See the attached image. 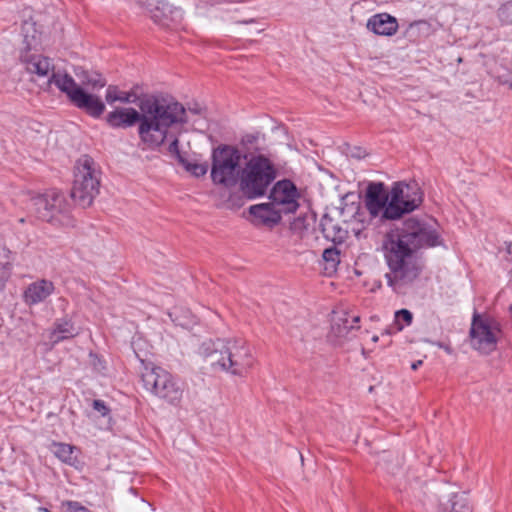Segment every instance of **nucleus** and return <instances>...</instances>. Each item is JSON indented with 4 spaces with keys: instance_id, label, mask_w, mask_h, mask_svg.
Segmentation results:
<instances>
[{
    "instance_id": "1",
    "label": "nucleus",
    "mask_w": 512,
    "mask_h": 512,
    "mask_svg": "<svg viewBox=\"0 0 512 512\" xmlns=\"http://www.w3.org/2000/svg\"><path fill=\"white\" fill-rule=\"evenodd\" d=\"M438 228L432 219L408 218L384 236L382 252L389 269L385 278L394 291L399 292L419 276L422 265L417 252L441 244Z\"/></svg>"
},
{
    "instance_id": "2",
    "label": "nucleus",
    "mask_w": 512,
    "mask_h": 512,
    "mask_svg": "<svg viewBox=\"0 0 512 512\" xmlns=\"http://www.w3.org/2000/svg\"><path fill=\"white\" fill-rule=\"evenodd\" d=\"M138 107L139 111L131 107L116 108L107 114L106 121L114 128H127L139 123V138L151 149L162 145L171 129L185 116V108L180 103L152 95L142 97Z\"/></svg>"
},
{
    "instance_id": "3",
    "label": "nucleus",
    "mask_w": 512,
    "mask_h": 512,
    "mask_svg": "<svg viewBox=\"0 0 512 512\" xmlns=\"http://www.w3.org/2000/svg\"><path fill=\"white\" fill-rule=\"evenodd\" d=\"M205 351V361L211 369L232 376L246 377L256 363L251 348L241 339L218 340Z\"/></svg>"
},
{
    "instance_id": "4",
    "label": "nucleus",
    "mask_w": 512,
    "mask_h": 512,
    "mask_svg": "<svg viewBox=\"0 0 512 512\" xmlns=\"http://www.w3.org/2000/svg\"><path fill=\"white\" fill-rule=\"evenodd\" d=\"M301 194H269L267 201L248 208L247 220L255 227L272 229L282 219V215L293 213L299 207Z\"/></svg>"
},
{
    "instance_id": "5",
    "label": "nucleus",
    "mask_w": 512,
    "mask_h": 512,
    "mask_svg": "<svg viewBox=\"0 0 512 512\" xmlns=\"http://www.w3.org/2000/svg\"><path fill=\"white\" fill-rule=\"evenodd\" d=\"M277 175V167L267 155L245 156L240 168L239 188L242 192H267Z\"/></svg>"
},
{
    "instance_id": "6",
    "label": "nucleus",
    "mask_w": 512,
    "mask_h": 512,
    "mask_svg": "<svg viewBox=\"0 0 512 512\" xmlns=\"http://www.w3.org/2000/svg\"><path fill=\"white\" fill-rule=\"evenodd\" d=\"M33 201L42 220L64 225L68 224V219L63 214L71 205L86 209L94 198L92 194H37Z\"/></svg>"
},
{
    "instance_id": "7",
    "label": "nucleus",
    "mask_w": 512,
    "mask_h": 512,
    "mask_svg": "<svg viewBox=\"0 0 512 512\" xmlns=\"http://www.w3.org/2000/svg\"><path fill=\"white\" fill-rule=\"evenodd\" d=\"M144 388L167 403L178 406L183 398V387L167 370L145 365L141 374Z\"/></svg>"
},
{
    "instance_id": "8",
    "label": "nucleus",
    "mask_w": 512,
    "mask_h": 512,
    "mask_svg": "<svg viewBox=\"0 0 512 512\" xmlns=\"http://www.w3.org/2000/svg\"><path fill=\"white\" fill-rule=\"evenodd\" d=\"M422 203L419 194H366V205L373 216L383 212L388 219H396L416 209Z\"/></svg>"
},
{
    "instance_id": "9",
    "label": "nucleus",
    "mask_w": 512,
    "mask_h": 512,
    "mask_svg": "<svg viewBox=\"0 0 512 512\" xmlns=\"http://www.w3.org/2000/svg\"><path fill=\"white\" fill-rule=\"evenodd\" d=\"M240 162L241 154L235 147L224 145L214 149L211 168L213 182L227 188L239 186Z\"/></svg>"
},
{
    "instance_id": "10",
    "label": "nucleus",
    "mask_w": 512,
    "mask_h": 512,
    "mask_svg": "<svg viewBox=\"0 0 512 512\" xmlns=\"http://www.w3.org/2000/svg\"><path fill=\"white\" fill-rule=\"evenodd\" d=\"M502 337L500 323L487 315L474 314L470 328L471 347L481 354L496 350Z\"/></svg>"
},
{
    "instance_id": "11",
    "label": "nucleus",
    "mask_w": 512,
    "mask_h": 512,
    "mask_svg": "<svg viewBox=\"0 0 512 512\" xmlns=\"http://www.w3.org/2000/svg\"><path fill=\"white\" fill-rule=\"evenodd\" d=\"M100 188V172L92 158L80 157L75 165L72 192H97Z\"/></svg>"
},
{
    "instance_id": "12",
    "label": "nucleus",
    "mask_w": 512,
    "mask_h": 512,
    "mask_svg": "<svg viewBox=\"0 0 512 512\" xmlns=\"http://www.w3.org/2000/svg\"><path fill=\"white\" fill-rule=\"evenodd\" d=\"M359 316L352 315L347 311H334L332 317L331 329L328 334L329 340L334 345H342L348 337V334L358 328Z\"/></svg>"
},
{
    "instance_id": "13",
    "label": "nucleus",
    "mask_w": 512,
    "mask_h": 512,
    "mask_svg": "<svg viewBox=\"0 0 512 512\" xmlns=\"http://www.w3.org/2000/svg\"><path fill=\"white\" fill-rule=\"evenodd\" d=\"M369 31L379 36H393L398 31L397 19L388 13L372 15L366 24Z\"/></svg>"
},
{
    "instance_id": "14",
    "label": "nucleus",
    "mask_w": 512,
    "mask_h": 512,
    "mask_svg": "<svg viewBox=\"0 0 512 512\" xmlns=\"http://www.w3.org/2000/svg\"><path fill=\"white\" fill-rule=\"evenodd\" d=\"M77 108L85 110L89 115L93 117H99L105 110V105L101 99L94 95L87 93L81 88L70 100Z\"/></svg>"
},
{
    "instance_id": "15",
    "label": "nucleus",
    "mask_w": 512,
    "mask_h": 512,
    "mask_svg": "<svg viewBox=\"0 0 512 512\" xmlns=\"http://www.w3.org/2000/svg\"><path fill=\"white\" fill-rule=\"evenodd\" d=\"M22 62L28 73L39 78L49 77L54 71L51 59L40 54L25 55Z\"/></svg>"
},
{
    "instance_id": "16",
    "label": "nucleus",
    "mask_w": 512,
    "mask_h": 512,
    "mask_svg": "<svg viewBox=\"0 0 512 512\" xmlns=\"http://www.w3.org/2000/svg\"><path fill=\"white\" fill-rule=\"evenodd\" d=\"M54 291V285L48 280H38L31 283L24 292V300L28 305L45 301Z\"/></svg>"
},
{
    "instance_id": "17",
    "label": "nucleus",
    "mask_w": 512,
    "mask_h": 512,
    "mask_svg": "<svg viewBox=\"0 0 512 512\" xmlns=\"http://www.w3.org/2000/svg\"><path fill=\"white\" fill-rule=\"evenodd\" d=\"M48 84H54L61 92L67 95L69 100L82 88L75 82L72 76L63 71H52L48 78Z\"/></svg>"
},
{
    "instance_id": "18",
    "label": "nucleus",
    "mask_w": 512,
    "mask_h": 512,
    "mask_svg": "<svg viewBox=\"0 0 512 512\" xmlns=\"http://www.w3.org/2000/svg\"><path fill=\"white\" fill-rule=\"evenodd\" d=\"M79 334V329L74 326L71 320L58 319L49 331V340L56 344L60 341L71 339Z\"/></svg>"
},
{
    "instance_id": "19",
    "label": "nucleus",
    "mask_w": 512,
    "mask_h": 512,
    "mask_svg": "<svg viewBox=\"0 0 512 512\" xmlns=\"http://www.w3.org/2000/svg\"><path fill=\"white\" fill-rule=\"evenodd\" d=\"M323 236L334 243H342L347 238L348 232L342 228L338 221L325 215L320 222Z\"/></svg>"
},
{
    "instance_id": "20",
    "label": "nucleus",
    "mask_w": 512,
    "mask_h": 512,
    "mask_svg": "<svg viewBox=\"0 0 512 512\" xmlns=\"http://www.w3.org/2000/svg\"><path fill=\"white\" fill-rule=\"evenodd\" d=\"M147 9L153 21L162 26H169V15L172 13L167 2L159 0H148Z\"/></svg>"
},
{
    "instance_id": "21",
    "label": "nucleus",
    "mask_w": 512,
    "mask_h": 512,
    "mask_svg": "<svg viewBox=\"0 0 512 512\" xmlns=\"http://www.w3.org/2000/svg\"><path fill=\"white\" fill-rule=\"evenodd\" d=\"M105 99H106V102L111 105L115 102H121L124 104H129V103H137L138 104L142 98L138 97V95L134 89H131L129 91H123V90H120L115 85H109L106 89Z\"/></svg>"
},
{
    "instance_id": "22",
    "label": "nucleus",
    "mask_w": 512,
    "mask_h": 512,
    "mask_svg": "<svg viewBox=\"0 0 512 512\" xmlns=\"http://www.w3.org/2000/svg\"><path fill=\"white\" fill-rule=\"evenodd\" d=\"M440 512H472V507L464 493H454L441 505Z\"/></svg>"
},
{
    "instance_id": "23",
    "label": "nucleus",
    "mask_w": 512,
    "mask_h": 512,
    "mask_svg": "<svg viewBox=\"0 0 512 512\" xmlns=\"http://www.w3.org/2000/svg\"><path fill=\"white\" fill-rule=\"evenodd\" d=\"M216 205L221 209L230 211H237L245 204V197L243 194H215Z\"/></svg>"
},
{
    "instance_id": "24",
    "label": "nucleus",
    "mask_w": 512,
    "mask_h": 512,
    "mask_svg": "<svg viewBox=\"0 0 512 512\" xmlns=\"http://www.w3.org/2000/svg\"><path fill=\"white\" fill-rule=\"evenodd\" d=\"M52 447L54 455L62 462L69 465H74L77 462V457L74 454L77 450L75 446L66 443H54Z\"/></svg>"
},
{
    "instance_id": "25",
    "label": "nucleus",
    "mask_w": 512,
    "mask_h": 512,
    "mask_svg": "<svg viewBox=\"0 0 512 512\" xmlns=\"http://www.w3.org/2000/svg\"><path fill=\"white\" fill-rule=\"evenodd\" d=\"M83 86L92 90L101 89L106 85V79L101 74L96 72H83L81 77Z\"/></svg>"
},
{
    "instance_id": "26",
    "label": "nucleus",
    "mask_w": 512,
    "mask_h": 512,
    "mask_svg": "<svg viewBox=\"0 0 512 512\" xmlns=\"http://www.w3.org/2000/svg\"><path fill=\"white\" fill-rule=\"evenodd\" d=\"M314 223V217L310 214H305L303 216H299L296 219L293 220L291 223V229L298 233L299 235H302L305 231L309 230V228Z\"/></svg>"
},
{
    "instance_id": "27",
    "label": "nucleus",
    "mask_w": 512,
    "mask_h": 512,
    "mask_svg": "<svg viewBox=\"0 0 512 512\" xmlns=\"http://www.w3.org/2000/svg\"><path fill=\"white\" fill-rule=\"evenodd\" d=\"M340 254L336 248H327L323 251V260L326 262V270L334 271L340 262Z\"/></svg>"
},
{
    "instance_id": "28",
    "label": "nucleus",
    "mask_w": 512,
    "mask_h": 512,
    "mask_svg": "<svg viewBox=\"0 0 512 512\" xmlns=\"http://www.w3.org/2000/svg\"><path fill=\"white\" fill-rule=\"evenodd\" d=\"M184 122H186V115L184 116L183 121L175 124V126L171 129V132L169 133V135L164 139V141L166 139H171V142L168 147V151L171 155L177 157L179 160H182V159H181V155H180V151H179V141H178L177 137L175 136V131L178 128V126L183 124Z\"/></svg>"
},
{
    "instance_id": "29",
    "label": "nucleus",
    "mask_w": 512,
    "mask_h": 512,
    "mask_svg": "<svg viewBox=\"0 0 512 512\" xmlns=\"http://www.w3.org/2000/svg\"><path fill=\"white\" fill-rule=\"evenodd\" d=\"M320 190H336L338 189V181L328 172H321L318 176Z\"/></svg>"
},
{
    "instance_id": "30",
    "label": "nucleus",
    "mask_w": 512,
    "mask_h": 512,
    "mask_svg": "<svg viewBox=\"0 0 512 512\" xmlns=\"http://www.w3.org/2000/svg\"><path fill=\"white\" fill-rule=\"evenodd\" d=\"M412 320L413 315L407 309H401L395 313V323L399 331L402 330L404 326H409L412 323Z\"/></svg>"
},
{
    "instance_id": "31",
    "label": "nucleus",
    "mask_w": 512,
    "mask_h": 512,
    "mask_svg": "<svg viewBox=\"0 0 512 512\" xmlns=\"http://www.w3.org/2000/svg\"><path fill=\"white\" fill-rule=\"evenodd\" d=\"M498 17L502 23L512 24V0L500 6L498 9Z\"/></svg>"
},
{
    "instance_id": "32",
    "label": "nucleus",
    "mask_w": 512,
    "mask_h": 512,
    "mask_svg": "<svg viewBox=\"0 0 512 512\" xmlns=\"http://www.w3.org/2000/svg\"><path fill=\"white\" fill-rule=\"evenodd\" d=\"M405 190L416 191L420 190L419 184L416 180L406 181H398L393 184V187L390 192H404Z\"/></svg>"
},
{
    "instance_id": "33",
    "label": "nucleus",
    "mask_w": 512,
    "mask_h": 512,
    "mask_svg": "<svg viewBox=\"0 0 512 512\" xmlns=\"http://www.w3.org/2000/svg\"><path fill=\"white\" fill-rule=\"evenodd\" d=\"M359 192H385L383 182L363 181L359 183Z\"/></svg>"
},
{
    "instance_id": "34",
    "label": "nucleus",
    "mask_w": 512,
    "mask_h": 512,
    "mask_svg": "<svg viewBox=\"0 0 512 512\" xmlns=\"http://www.w3.org/2000/svg\"><path fill=\"white\" fill-rule=\"evenodd\" d=\"M270 192H297L295 184L289 179L277 181Z\"/></svg>"
},
{
    "instance_id": "35",
    "label": "nucleus",
    "mask_w": 512,
    "mask_h": 512,
    "mask_svg": "<svg viewBox=\"0 0 512 512\" xmlns=\"http://www.w3.org/2000/svg\"><path fill=\"white\" fill-rule=\"evenodd\" d=\"M186 169L194 176L200 177L207 173L208 165L205 163H188Z\"/></svg>"
},
{
    "instance_id": "36",
    "label": "nucleus",
    "mask_w": 512,
    "mask_h": 512,
    "mask_svg": "<svg viewBox=\"0 0 512 512\" xmlns=\"http://www.w3.org/2000/svg\"><path fill=\"white\" fill-rule=\"evenodd\" d=\"M8 270L10 272V252L0 242V270Z\"/></svg>"
},
{
    "instance_id": "37",
    "label": "nucleus",
    "mask_w": 512,
    "mask_h": 512,
    "mask_svg": "<svg viewBox=\"0 0 512 512\" xmlns=\"http://www.w3.org/2000/svg\"><path fill=\"white\" fill-rule=\"evenodd\" d=\"M495 78L499 82V84L507 86L510 90H512V72L505 71L503 73H498L495 75Z\"/></svg>"
},
{
    "instance_id": "38",
    "label": "nucleus",
    "mask_w": 512,
    "mask_h": 512,
    "mask_svg": "<svg viewBox=\"0 0 512 512\" xmlns=\"http://www.w3.org/2000/svg\"><path fill=\"white\" fill-rule=\"evenodd\" d=\"M68 512H90L85 506L76 501H65L62 504Z\"/></svg>"
},
{
    "instance_id": "39",
    "label": "nucleus",
    "mask_w": 512,
    "mask_h": 512,
    "mask_svg": "<svg viewBox=\"0 0 512 512\" xmlns=\"http://www.w3.org/2000/svg\"><path fill=\"white\" fill-rule=\"evenodd\" d=\"M93 408L98 411L102 416H105L108 414L109 409L105 405V403L102 400H94L93 401Z\"/></svg>"
},
{
    "instance_id": "40",
    "label": "nucleus",
    "mask_w": 512,
    "mask_h": 512,
    "mask_svg": "<svg viewBox=\"0 0 512 512\" xmlns=\"http://www.w3.org/2000/svg\"><path fill=\"white\" fill-rule=\"evenodd\" d=\"M428 343L432 344V345H436L437 347L441 348V349H444V351L448 354H452L453 353V349L450 345L448 344H444V343H441V342H433V341H429V340H426Z\"/></svg>"
},
{
    "instance_id": "41",
    "label": "nucleus",
    "mask_w": 512,
    "mask_h": 512,
    "mask_svg": "<svg viewBox=\"0 0 512 512\" xmlns=\"http://www.w3.org/2000/svg\"><path fill=\"white\" fill-rule=\"evenodd\" d=\"M10 272L8 270H0V290L4 287L6 280L8 279Z\"/></svg>"
},
{
    "instance_id": "42",
    "label": "nucleus",
    "mask_w": 512,
    "mask_h": 512,
    "mask_svg": "<svg viewBox=\"0 0 512 512\" xmlns=\"http://www.w3.org/2000/svg\"><path fill=\"white\" fill-rule=\"evenodd\" d=\"M422 363H423L422 360H418V361L412 363L411 368L413 370H417L422 365Z\"/></svg>"
},
{
    "instance_id": "43",
    "label": "nucleus",
    "mask_w": 512,
    "mask_h": 512,
    "mask_svg": "<svg viewBox=\"0 0 512 512\" xmlns=\"http://www.w3.org/2000/svg\"><path fill=\"white\" fill-rule=\"evenodd\" d=\"M38 512H50V511H49L48 509H46V508H42V507H40V508L38 509Z\"/></svg>"
},
{
    "instance_id": "44",
    "label": "nucleus",
    "mask_w": 512,
    "mask_h": 512,
    "mask_svg": "<svg viewBox=\"0 0 512 512\" xmlns=\"http://www.w3.org/2000/svg\"><path fill=\"white\" fill-rule=\"evenodd\" d=\"M352 156L356 157V158H361L362 157L360 151L358 153H356V154H352Z\"/></svg>"
},
{
    "instance_id": "45",
    "label": "nucleus",
    "mask_w": 512,
    "mask_h": 512,
    "mask_svg": "<svg viewBox=\"0 0 512 512\" xmlns=\"http://www.w3.org/2000/svg\"><path fill=\"white\" fill-rule=\"evenodd\" d=\"M248 195H249V197H248V198H249V199H252V198H254L255 196H257L258 194L253 193V194H248Z\"/></svg>"
},
{
    "instance_id": "46",
    "label": "nucleus",
    "mask_w": 512,
    "mask_h": 512,
    "mask_svg": "<svg viewBox=\"0 0 512 512\" xmlns=\"http://www.w3.org/2000/svg\"><path fill=\"white\" fill-rule=\"evenodd\" d=\"M378 339H379V338H378V336H376V335L372 337V341H373V342H377V341H378Z\"/></svg>"
}]
</instances>
